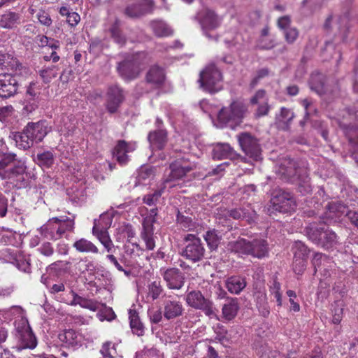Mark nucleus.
Returning a JSON list of instances; mask_svg holds the SVG:
<instances>
[{"mask_svg": "<svg viewBox=\"0 0 358 358\" xmlns=\"http://www.w3.org/2000/svg\"><path fill=\"white\" fill-rule=\"evenodd\" d=\"M136 148V143L120 140L113 149V157L120 165H125L130 159L129 154L133 152Z\"/></svg>", "mask_w": 358, "mask_h": 358, "instance_id": "obj_18", "label": "nucleus"}, {"mask_svg": "<svg viewBox=\"0 0 358 358\" xmlns=\"http://www.w3.org/2000/svg\"><path fill=\"white\" fill-rule=\"evenodd\" d=\"M125 253L131 257L139 256L143 250L137 243H129L124 246Z\"/></svg>", "mask_w": 358, "mask_h": 358, "instance_id": "obj_57", "label": "nucleus"}, {"mask_svg": "<svg viewBox=\"0 0 358 358\" xmlns=\"http://www.w3.org/2000/svg\"><path fill=\"white\" fill-rule=\"evenodd\" d=\"M59 68L57 66L52 65L49 67L44 68L40 71V76L45 83H49L52 78L57 76Z\"/></svg>", "mask_w": 358, "mask_h": 358, "instance_id": "obj_50", "label": "nucleus"}, {"mask_svg": "<svg viewBox=\"0 0 358 358\" xmlns=\"http://www.w3.org/2000/svg\"><path fill=\"white\" fill-rule=\"evenodd\" d=\"M93 234L96 236L99 241L104 246L108 252H112L114 248V245L111 241L108 233L106 230H101L97 231L96 228L94 227L92 229Z\"/></svg>", "mask_w": 358, "mask_h": 358, "instance_id": "obj_43", "label": "nucleus"}, {"mask_svg": "<svg viewBox=\"0 0 358 358\" xmlns=\"http://www.w3.org/2000/svg\"><path fill=\"white\" fill-rule=\"evenodd\" d=\"M73 299L69 303L71 306L79 305L82 308L89 309L92 311H96L99 309V303L95 300L82 297L74 292L71 291Z\"/></svg>", "mask_w": 358, "mask_h": 358, "instance_id": "obj_30", "label": "nucleus"}, {"mask_svg": "<svg viewBox=\"0 0 358 358\" xmlns=\"http://www.w3.org/2000/svg\"><path fill=\"white\" fill-rule=\"evenodd\" d=\"M294 117V114L292 110L281 108L280 114L277 116L278 127L283 130H287Z\"/></svg>", "mask_w": 358, "mask_h": 358, "instance_id": "obj_36", "label": "nucleus"}, {"mask_svg": "<svg viewBox=\"0 0 358 358\" xmlns=\"http://www.w3.org/2000/svg\"><path fill=\"white\" fill-rule=\"evenodd\" d=\"M41 254L46 257H50L54 254V248L49 242H45L38 248Z\"/></svg>", "mask_w": 358, "mask_h": 358, "instance_id": "obj_64", "label": "nucleus"}, {"mask_svg": "<svg viewBox=\"0 0 358 358\" xmlns=\"http://www.w3.org/2000/svg\"><path fill=\"white\" fill-rule=\"evenodd\" d=\"M36 17L39 22L44 26L50 27L52 23V20L49 13L43 10H40L37 13Z\"/></svg>", "mask_w": 358, "mask_h": 358, "instance_id": "obj_59", "label": "nucleus"}, {"mask_svg": "<svg viewBox=\"0 0 358 358\" xmlns=\"http://www.w3.org/2000/svg\"><path fill=\"white\" fill-rule=\"evenodd\" d=\"M238 304L236 299H231L222 307V315L227 320H233L237 315Z\"/></svg>", "mask_w": 358, "mask_h": 358, "instance_id": "obj_39", "label": "nucleus"}, {"mask_svg": "<svg viewBox=\"0 0 358 358\" xmlns=\"http://www.w3.org/2000/svg\"><path fill=\"white\" fill-rule=\"evenodd\" d=\"M21 22V15L20 13L6 11L0 15V27L4 29H12L17 27Z\"/></svg>", "mask_w": 358, "mask_h": 358, "instance_id": "obj_28", "label": "nucleus"}, {"mask_svg": "<svg viewBox=\"0 0 358 358\" xmlns=\"http://www.w3.org/2000/svg\"><path fill=\"white\" fill-rule=\"evenodd\" d=\"M140 62L137 55H130L123 62H120L117 70L120 76L125 80H133L137 78L141 72Z\"/></svg>", "mask_w": 358, "mask_h": 358, "instance_id": "obj_14", "label": "nucleus"}, {"mask_svg": "<svg viewBox=\"0 0 358 358\" xmlns=\"http://www.w3.org/2000/svg\"><path fill=\"white\" fill-rule=\"evenodd\" d=\"M342 303H336L333 309V319L332 322L334 324H338L343 316V308Z\"/></svg>", "mask_w": 358, "mask_h": 358, "instance_id": "obj_58", "label": "nucleus"}, {"mask_svg": "<svg viewBox=\"0 0 358 358\" xmlns=\"http://www.w3.org/2000/svg\"><path fill=\"white\" fill-rule=\"evenodd\" d=\"M213 157L218 160L235 159L237 157V154L229 144L217 143L213 150Z\"/></svg>", "mask_w": 358, "mask_h": 358, "instance_id": "obj_26", "label": "nucleus"}, {"mask_svg": "<svg viewBox=\"0 0 358 358\" xmlns=\"http://www.w3.org/2000/svg\"><path fill=\"white\" fill-rule=\"evenodd\" d=\"M160 272L169 289H180L184 285V275L178 268L161 269Z\"/></svg>", "mask_w": 358, "mask_h": 358, "instance_id": "obj_19", "label": "nucleus"}, {"mask_svg": "<svg viewBox=\"0 0 358 358\" xmlns=\"http://www.w3.org/2000/svg\"><path fill=\"white\" fill-rule=\"evenodd\" d=\"M36 160L40 166L43 168H50L54 164L55 157L52 152L45 151L41 153H38Z\"/></svg>", "mask_w": 358, "mask_h": 358, "instance_id": "obj_44", "label": "nucleus"}, {"mask_svg": "<svg viewBox=\"0 0 358 358\" xmlns=\"http://www.w3.org/2000/svg\"><path fill=\"white\" fill-rule=\"evenodd\" d=\"M74 218V216L72 218L65 216L52 217L39 229L40 234L46 239L57 241L66 232L73 230Z\"/></svg>", "mask_w": 358, "mask_h": 358, "instance_id": "obj_2", "label": "nucleus"}, {"mask_svg": "<svg viewBox=\"0 0 358 358\" xmlns=\"http://www.w3.org/2000/svg\"><path fill=\"white\" fill-rule=\"evenodd\" d=\"M278 173L280 178L287 182H296L299 192L306 194L311 191L310 178L306 171H302L296 166V164L290 158H285L280 162Z\"/></svg>", "mask_w": 358, "mask_h": 358, "instance_id": "obj_1", "label": "nucleus"}, {"mask_svg": "<svg viewBox=\"0 0 358 358\" xmlns=\"http://www.w3.org/2000/svg\"><path fill=\"white\" fill-rule=\"evenodd\" d=\"M194 167V164L189 163L187 157H182L177 159L174 162L170 164L171 172L169 178L164 181V183H168L172 180L182 178L188 172L192 171Z\"/></svg>", "mask_w": 358, "mask_h": 358, "instance_id": "obj_15", "label": "nucleus"}, {"mask_svg": "<svg viewBox=\"0 0 358 358\" xmlns=\"http://www.w3.org/2000/svg\"><path fill=\"white\" fill-rule=\"evenodd\" d=\"M177 222L184 230L192 231L195 228V223L192 218L182 215L179 211L177 214Z\"/></svg>", "mask_w": 358, "mask_h": 358, "instance_id": "obj_51", "label": "nucleus"}, {"mask_svg": "<svg viewBox=\"0 0 358 358\" xmlns=\"http://www.w3.org/2000/svg\"><path fill=\"white\" fill-rule=\"evenodd\" d=\"M199 23L203 34L211 40H217V36L212 34L222 22V19L214 10L209 8H203L199 10L194 17Z\"/></svg>", "mask_w": 358, "mask_h": 358, "instance_id": "obj_7", "label": "nucleus"}, {"mask_svg": "<svg viewBox=\"0 0 358 358\" xmlns=\"http://www.w3.org/2000/svg\"><path fill=\"white\" fill-rule=\"evenodd\" d=\"M18 76L11 73L0 74V97L9 98L17 93Z\"/></svg>", "mask_w": 358, "mask_h": 358, "instance_id": "obj_17", "label": "nucleus"}, {"mask_svg": "<svg viewBox=\"0 0 358 358\" xmlns=\"http://www.w3.org/2000/svg\"><path fill=\"white\" fill-rule=\"evenodd\" d=\"M238 143L243 152L254 161L262 159V148L259 140L248 132H243L238 136Z\"/></svg>", "mask_w": 358, "mask_h": 358, "instance_id": "obj_11", "label": "nucleus"}, {"mask_svg": "<svg viewBox=\"0 0 358 358\" xmlns=\"http://www.w3.org/2000/svg\"><path fill=\"white\" fill-rule=\"evenodd\" d=\"M348 17L347 15L343 16H329L325 21L324 28L327 31H334L336 33H345L348 29Z\"/></svg>", "mask_w": 358, "mask_h": 358, "instance_id": "obj_21", "label": "nucleus"}, {"mask_svg": "<svg viewBox=\"0 0 358 358\" xmlns=\"http://www.w3.org/2000/svg\"><path fill=\"white\" fill-rule=\"evenodd\" d=\"M225 285L230 293L238 294L246 287L247 283L244 277L232 275L226 280Z\"/></svg>", "mask_w": 358, "mask_h": 358, "instance_id": "obj_29", "label": "nucleus"}, {"mask_svg": "<svg viewBox=\"0 0 358 358\" xmlns=\"http://www.w3.org/2000/svg\"><path fill=\"white\" fill-rule=\"evenodd\" d=\"M281 285L279 282L274 279L272 285L270 286V293L271 295L274 296L276 300L277 305L278 306H282V293L280 292Z\"/></svg>", "mask_w": 358, "mask_h": 358, "instance_id": "obj_54", "label": "nucleus"}, {"mask_svg": "<svg viewBox=\"0 0 358 358\" xmlns=\"http://www.w3.org/2000/svg\"><path fill=\"white\" fill-rule=\"evenodd\" d=\"M185 247L180 252V255L194 263L203 259L205 255V248L200 238L194 234H188L184 236Z\"/></svg>", "mask_w": 358, "mask_h": 358, "instance_id": "obj_8", "label": "nucleus"}, {"mask_svg": "<svg viewBox=\"0 0 358 358\" xmlns=\"http://www.w3.org/2000/svg\"><path fill=\"white\" fill-rule=\"evenodd\" d=\"M306 267V260L301 259H294L293 270L297 275L303 273Z\"/></svg>", "mask_w": 358, "mask_h": 358, "instance_id": "obj_60", "label": "nucleus"}, {"mask_svg": "<svg viewBox=\"0 0 358 358\" xmlns=\"http://www.w3.org/2000/svg\"><path fill=\"white\" fill-rule=\"evenodd\" d=\"M229 215L235 220H245L250 223L254 220L256 213L250 206H248L231 210L229 212Z\"/></svg>", "mask_w": 358, "mask_h": 358, "instance_id": "obj_33", "label": "nucleus"}, {"mask_svg": "<svg viewBox=\"0 0 358 358\" xmlns=\"http://www.w3.org/2000/svg\"><path fill=\"white\" fill-rule=\"evenodd\" d=\"M273 210L280 213H289L296 208V204L292 194L282 189L275 190L271 199Z\"/></svg>", "mask_w": 358, "mask_h": 358, "instance_id": "obj_12", "label": "nucleus"}, {"mask_svg": "<svg viewBox=\"0 0 358 358\" xmlns=\"http://www.w3.org/2000/svg\"><path fill=\"white\" fill-rule=\"evenodd\" d=\"M141 236L144 241L148 250H152L155 248L154 229L143 228Z\"/></svg>", "mask_w": 358, "mask_h": 358, "instance_id": "obj_47", "label": "nucleus"}, {"mask_svg": "<svg viewBox=\"0 0 358 358\" xmlns=\"http://www.w3.org/2000/svg\"><path fill=\"white\" fill-rule=\"evenodd\" d=\"M106 259H108L118 271L123 272L126 276L129 277L131 275V271L125 269V267L128 266L125 258H122L118 261L113 254H108L106 255Z\"/></svg>", "mask_w": 358, "mask_h": 358, "instance_id": "obj_46", "label": "nucleus"}, {"mask_svg": "<svg viewBox=\"0 0 358 358\" xmlns=\"http://www.w3.org/2000/svg\"><path fill=\"white\" fill-rule=\"evenodd\" d=\"M299 31L295 28H288L285 31V40L288 43H294L298 38Z\"/></svg>", "mask_w": 358, "mask_h": 358, "instance_id": "obj_63", "label": "nucleus"}, {"mask_svg": "<svg viewBox=\"0 0 358 358\" xmlns=\"http://www.w3.org/2000/svg\"><path fill=\"white\" fill-rule=\"evenodd\" d=\"M164 289L161 285V282L155 280L148 285V296L152 300L157 299L162 294Z\"/></svg>", "mask_w": 358, "mask_h": 358, "instance_id": "obj_52", "label": "nucleus"}, {"mask_svg": "<svg viewBox=\"0 0 358 358\" xmlns=\"http://www.w3.org/2000/svg\"><path fill=\"white\" fill-rule=\"evenodd\" d=\"M308 238L313 243L324 249H331L338 243V238L336 233L324 225L315 222L310 223L306 228Z\"/></svg>", "mask_w": 358, "mask_h": 358, "instance_id": "obj_3", "label": "nucleus"}, {"mask_svg": "<svg viewBox=\"0 0 358 358\" xmlns=\"http://www.w3.org/2000/svg\"><path fill=\"white\" fill-rule=\"evenodd\" d=\"M292 250L294 252V259H306L308 257L309 250L307 246L301 241H295L293 246Z\"/></svg>", "mask_w": 358, "mask_h": 358, "instance_id": "obj_45", "label": "nucleus"}, {"mask_svg": "<svg viewBox=\"0 0 358 358\" xmlns=\"http://www.w3.org/2000/svg\"><path fill=\"white\" fill-rule=\"evenodd\" d=\"M166 132L164 130L159 129L150 131L148 134V141L152 150H162L164 148L167 142Z\"/></svg>", "mask_w": 358, "mask_h": 358, "instance_id": "obj_27", "label": "nucleus"}, {"mask_svg": "<svg viewBox=\"0 0 358 358\" xmlns=\"http://www.w3.org/2000/svg\"><path fill=\"white\" fill-rule=\"evenodd\" d=\"M250 255L259 259L268 256V247L266 241L263 239H255L251 241Z\"/></svg>", "mask_w": 358, "mask_h": 358, "instance_id": "obj_31", "label": "nucleus"}, {"mask_svg": "<svg viewBox=\"0 0 358 358\" xmlns=\"http://www.w3.org/2000/svg\"><path fill=\"white\" fill-rule=\"evenodd\" d=\"M129 318L133 333L138 336H143L144 334V327L135 310L130 309L129 310Z\"/></svg>", "mask_w": 358, "mask_h": 358, "instance_id": "obj_38", "label": "nucleus"}, {"mask_svg": "<svg viewBox=\"0 0 358 358\" xmlns=\"http://www.w3.org/2000/svg\"><path fill=\"white\" fill-rule=\"evenodd\" d=\"M93 267L94 264L92 262H87V259H80L76 264V268L82 273L91 270Z\"/></svg>", "mask_w": 358, "mask_h": 358, "instance_id": "obj_61", "label": "nucleus"}, {"mask_svg": "<svg viewBox=\"0 0 358 358\" xmlns=\"http://www.w3.org/2000/svg\"><path fill=\"white\" fill-rule=\"evenodd\" d=\"M245 112V106L238 101H234L228 108H223L218 113L217 118L222 124L230 122L239 123L243 118Z\"/></svg>", "mask_w": 358, "mask_h": 358, "instance_id": "obj_13", "label": "nucleus"}, {"mask_svg": "<svg viewBox=\"0 0 358 358\" xmlns=\"http://www.w3.org/2000/svg\"><path fill=\"white\" fill-rule=\"evenodd\" d=\"M325 212V217L327 220L336 222L339 217L343 215H347L348 211V208L341 202H332L329 203Z\"/></svg>", "mask_w": 358, "mask_h": 358, "instance_id": "obj_24", "label": "nucleus"}, {"mask_svg": "<svg viewBox=\"0 0 358 358\" xmlns=\"http://www.w3.org/2000/svg\"><path fill=\"white\" fill-rule=\"evenodd\" d=\"M162 189L155 190L152 193L147 194L143 199V203L148 206L155 205L162 196Z\"/></svg>", "mask_w": 358, "mask_h": 358, "instance_id": "obj_56", "label": "nucleus"}, {"mask_svg": "<svg viewBox=\"0 0 358 358\" xmlns=\"http://www.w3.org/2000/svg\"><path fill=\"white\" fill-rule=\"evenodd\" d=\"M150 26L157 37H167L171 36L173 30L164 21L155 20L150 22Z\"/></svg>", "mask_w": 358, "mask_h": 358, "instance_id": "obj_32", "label": "nucleus"}, {"mask_svg": "<svg viewBox=\"0 0 358 358\" xmlns=\"http://www.w3.org/2000/svg\"><path fill=\"white\" fill-rule=\"evenodd\" d=\"M124 96L123 90L117 85L109 87L107 92L106 108L110 113H115L123 102Z\"/></svg>", "mask_w": 358, "mask_h": 358, "instance_id": "obj_20", "label": "nucleus"}, {"mask_svg": "<svg viewBox=\"0 0 358 358\" xmlns=\"http://www.w3.org/2000/svg\"><path fill=\"white\" fill-rule=\"evenodd\" d=\"M187 304L192 308L201 310L206 316L212 318L216 317L217 311L213 302L205 298L199 290H192L185 297Z\"/></svg>", "mask_w": 358, "mask_h": 358, "instance_id": "obj_9", "label": "nucleus"}, {"mask_svg": "<svg viewBox=\"0 0 358 358\" xmlns=\"http://www.w3.org/2000/svg\"><path fill=\"white\" fill-rule=\"evenodd\" d=\"M165 78L164 69L158 65L152 66L146 74L147 83L155 87L161 86L164 83Z\"/></svg>", "mask_w": 358, "mask_h": 358, "instance_id": "obj_23", "label": "nucleus"}, {"mask_svg": "<svg viewBox=\"0 0 358 358\" xmlns=\"http://www.w3.org/2000/svg\"><path fill=\"white\" fill-rule=\"evenodd\" d=\"M323 79V76L320 73L312 74L310 80L311 89L320 94L324 92Z\"/></svg>", "mask_w": 358, "mask_h": 358, "instance_id": "obj_48", "label": "nucleus"}, {"mask_svg": "<svg viewBox=\"0 0 358 358\" xmlns=\"http://www.w3.org/2000/svg\"><path fill=\"white\" fill-rule=\"evenodd\" d=\"M38 92L35 90V84L31 83L27 89L26 92V101L29 103V105H26L24 108L27 110L31 111L37 108V99L38 97Z\"/></svg>", "mask_w": 358, "mask_h": 358, "instance_id": "obj_41", "label": "nucleus"}, {"mask_svg": "<svg viewBox=\"0 0 358 358\" xmlns=\"http://www.w3.org/2000/svg\"><path fill=\"white\" fill-rule=\"evenodd\" d=\"M229 249L238 254L250 255L251 241L244 238L238 239L229 243Z\"/></svg>", "mask_w": 358, "mask_h": 358, "instance_id": "obj_37", "label": "nucleus"}, {"mask_svg": "<svg viewBox=\"0 0 358 358\" xmlns=\"http://www.w3.org/2000/svg\"><path fill=\"white\" fill-rule=\"evenodd\" d=\"M36 42L40 47L48 46L52 50L59 48V42L54 38H48L44 35H38L36 37Z\"/></svg>", "mask_w": 358, "mask_h": 358, "instance_id": "obj_49", "label": "nucleus"}, {"mask_svg": "<svg viewBox=\"0 0 358 358\" xmlns=\"http://www.w3.org/2000/svg\"><path fill=\"white\" fill-rule=\"evenodd\" d=\"M153 5L152 0H141L127 6L124 10V13L129 18H139L151 13L153 9Z\"/></svg>", "mask_w": 358, "mask_h": 358, "instance_id": "obj_16", "label": "nucleus"}, {"mask_svg": "<svg viewBox=\"0 0 358 358\" xmlns=\"http://www.w3.org/2000/svg\"><path fill=\"white\" fill-rule=\"evenodd\" d=\"M73 247L82 253L98 254L99 252L98 248L92 242L84 238L75 241Z\"/></svg>", "mask_w": 358, "mask_h": 358, "instance_id": "obj_35", "label": "nucleus"}, {"mask_svg": "<svg viewBox=\"0 0 358 358\" xmlns=\"http://www.w3.org/2000/svg\"><path fill=\"white\" fill-rule=\"evenodd\" d=\"M15 338L17 343L15 348L18 351L24 349H34L37 345V339L25 317H20L15 322Z\"/></svg>", "mask_w": 358, "mask_h": 358, "instance_id": "obj_5", "label": "nucleus"}, {"mask_svg": "<svg viewBox=\"0 0 358 358\" xmlns=\"http://www.w3.org/2000/svg\"><path fill=\"white\" fill-rule=\"evenodd\" d=\"M203 238L209 249L211 250H215L220 243L222 236L217 230L210 229L206 232L203 236Z\"/></svg>", "mask_w": 358, "mask_h": 358, "instance_id": "obj_40", "label": "nucleus"}, {"mask_svg": "<svg viewBox=\"0 0 358 358\" xmlns=\"http://www.w3.org/2000/svg\"><path fill=\"white\" fill-rule=\"evenodd\" d=\"M46 134V130L41 123H29L20 135L17 142L24 149L29 148L34 143L41 141Z\"/></svg>", "mask_w": 358, "mask_h": 358, "instance_id": "obj_10", "label": "nucleus"}, {"mask_svg": "<svg viewBox=\"0 0 358 358\" xmlns=\"http://www.w3.org/2000/svg\"><path fill=\"white\" fill-rule=\"evenodd\" d=\"M155 176V168L149 166H143L140 168L138 173V180L142 182L148 179L152 178Z\"/></svg>", "mask_w": 358, "mask_h": 358, "instance_id": "obj_53", "label": "nucleus"}, {"mask_svg": "<svg viewBox=\"0 0 358 358\" xmlns=\"http://www.w3.org/2000/svg\"><path fill=\"white\" fill-rule=\"evenodd\" d=\"M157 208H152L149 214L144 218L143 222V228L154 229L153 224L157 221Z\"/></svg>", "mask_w": 358, "mask_h": 358, "instance_id": "obj_55", "label": "nucleus"}, {"mask_svg": "<svg viewBox=\"0 0 358 358\" xmlns=\"http://www.w3.org/2000/svg\"><path fill=\"white\" fill-rule=\"evenodd\" d=\"M16 155L0 151V178L3 180H20L26 167L23 162L17 160Z\"/></svg>", "mask_w": 358, "mask_h": 358, "instance_id": "obj_4", "label": "nucleus"}, {"mask_svg": "<svg viewBox=\"0 0 358 358\" xmlns=\"http://www.w3.org/2000/svg\"><path fill=\"white\" fill-rule=\"evenodd\" d=\"M164 316L167 320L174 319L182 315L184 308L182 303L173 299L164 301Z\"/></svg>", "mask_w": 358, "mask_h": 358, "instance_id": "obj_22", "label": "nucleus"}, {"mask_svg": "<svg viewBox=\"0 0 358 358\" xmlns=\"http://www.w3.org/2000/svg\"><path fill=\"white\" fill-rule=\"evenodd\" d=\"M120 20L119 19H115L110 28L109 29V31L110 33V36L114 40V41L122 45L126 42V38L122 34L120 30Z\"/></svg>", "mask_w": 358, "mask_h": 358, "instance_id": "obj_42", "label": "nucleus"}, {"mask_svg": "<svg viewBox=\"0 0 358 358\" xmlns=\"http://www.w3.org/2000/svg\"><path fill=\"white\" fill-rule=\"evenodd\" d=\"M266 101H268V99L266 96V92L263 90H259L251 98L250 103L253 105H256Z\"/></svg>", "mask_w": 358, "mask_h": 358, "instance_id": "obj_62", "label": "nucleus"}, {"mask_svg": "<svg viewBox=\"0 0 358 358\" xmlns=\"http://www.w3.org/2000/svg\"><path fill=\"white\" fill-rule=\"evenodd\" d=\"M199 83L203 91L211 94L223 89L222 73L214 64L207 66L201 71Z\"/></svg>", "mask_w": 358, "mask_h": 358, "instance_id": "obj_6", "label": "nucleus"}, {"mask_svg": "<svg viewBox=\"0 0 358 358\" xmlns=\"http://www.w3.org/2000/svg\"><path fill=\"white\" fill-rule=\"evenodd\" d=\"M59 341L66 347L76 348L80 345L78 335L74 330L68 329L59 334Z\"/></svg>", "mask_w": 358, "mask_h": 358, "instance_id": "obj_34", "label": "nucleus"}, {"mask_svg": "<svg viewBox=\"0 0 358 358\" xmlns=\"http://www.w3.org/2000/svg\"><path fill=\"white\" fill-rule=\"evenodd\" d=\"M331 263L332 262L329 258L320 252L315 253L312 259V264L315 269V273L319 271L324 276L329 275L328 267L330 266Z\"/></svg>", "mask_w": 358, "mask_h": 358, "instance_id": "obj_25", "label": "nucleus"}]
</instances>
